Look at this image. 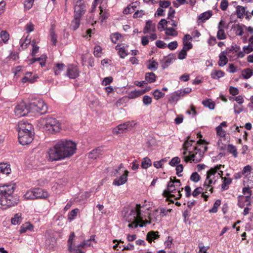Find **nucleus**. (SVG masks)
Here are the masks:
<instances>
[{
	"label": "nucleus",
	"instance_id": "nucleus-1",
	"mask_svg": "<svg viewBox=\"0 0 253 253\" xmlns=\"http://www.w3.org/2000/svg\"><path fill=\"white\" fill-rule=\"evenodd\" d=\"M15 187L14 184L0 186V208L6 209L16 205L19 202L17 196H13Z\"/></svg>",
	"mask_w": 253,
	"mask_h": 253
},
{
	"label": "nucleus",
	"instance_id": "nucleus-2",
	"mask_svg": "<svg viewBox=\"0 0 253 253\" xmlns=\"http://www.w3.org/2000/svg\"><path fill=\"white\" fill-rule=\"evenodd\" d=\"M181 182L179 179H176V177H170V180L167 184V188L165 189L163 193L165 197H167V201L173 203V201L169 199L170 198H175L176 200L179 199L181 197V191L183 188H180Z\"/></svg>",
	"mask_w": 253,
	"mask_h": 253
},
{
	"label": "nucleus",
	"instance_id": "nucleus-3",
	"mask_svg": "<svg viewBox=\"0 0 253 253\" xmlns=\"http://www.w3.org/2000/svg\"><path fill=\"white\" fill-rule=\"evenodd\" d=\"M34 128L31 124L21 122L18 124V140L22 145H28L34 139Z\"/></svg>",
	"mask_w": 253,
	"mask_h": 253
},
{
	"label": "nucleus",
	"instance_id": "nucleus-4",
	"mask_svg": "<svg viewBox=\"0 0 253 253\" xmlns=\"http://www.w3.org/2000/svg\"><path fill=\"white\" fill-rule=\"evenodd\" d=\"M141 206L140 204L134 205H128L125 207L122 211V216L123 219L128 222L135 220L143 221L141 216Z\"/></svg>",
	"mask_w": 253,
	"mask_h": 253
},
{
	"label": "nucleus",
	"instance_id": "nucleus-5",
	"mask_svg": "<svg viewBox=\"0 0 253 253\" xmlns=\"http://www.w3.org/2000/svg\"><path fill=\"white\" fill-rule=\"evenodd\" d=\"M64 159L72 156L76 151V144L71 140H61L56 143Z\"/></svg>",
	"mask_w": 253,
	"mask_h": 253
},
{
	"label": "nucleus",
	"instance_id": "nucleus-6",
	"mask_svg": "<svg viewBox=\"0 0 253 253\" xmlns=\"http://www.w3.org/2000/svg\"><path fill=\"white\" fill-rule=\"evenodd\" d=\"M221 166V165H217L213 168H211L208 171L207 173L206 179L204 184V186L206 187L205 193L207 192L208 190H209L211 193L213 192V188L212 187V184H215L216 180H213L212 179V176L217 174L216 176L217 177L218 176L221 177V175L222 174L223 171H219V172H217V170L220 169Z\"/></svg>",
	"mask_w": 253,
	"mask_h": 253
},
{
	"label": "nucleus",
	"instance_id": "nucleus-7",
	"mask_svg": "<svg viewBox=\"0 0 253 253\" xmlns=\"http://www.w3.org/2000/svg\"><path fill=\"white\" fill-rule=\"evenodd\" d=\"M41 123L44 129L49 133H53L60 130V123L56 119L47 117L41 120Z\"/></svg>",
	"mask_w": 253,
	"mask_h": 253
},
{
	"label": "nucleus",
	"instance_id": "nucleus-8",
	"mask_svg": "<svg viewBox=\"0 0 253 253\" xmlns=\"http://www.w3.org/2000/svg\"><path fill=\"white\" fill-rule=\"evenodd\" d=\"M30 108L31 112L43 114L47 112V106L46 103L41 99H35L30 103Z\"/></svg>",
	"mask_w": 253,
	"mask_h": 253
},
{
	"label": "nucleus",
	"instance_id": "nucleus-9",
	"mask_svg": "<svg viewBox=\"0 0 253 253\" xmlns=\"http://www.w3.org/2000/svg\"><path fill=\"white\" fill-rule=\"evenodd\" d=\"M189 154L190 156H184V161L187 163L192 161L195 163H198L201 160V158L204 155V152H203L201 148H198V147H195L194 148V153H192V151H189Z\"/></svg>",
	"mask_w": 253,
	"mask_h": 253
},
{
	"label": "nucleus",
	"instance_id": "nucleus-10",
	"mask_svg": "<svg viewBox=\"0 0 253 253\" xmlns=\"http://www.w3.org/2000/svg\"><path fill=\"white\" fill-rule=\"evenodd\" d=\"M48 160L52 161H57L64 159L63 154L60 151L56 143L49 149L48 151Z\"/></svg>",
	"mask_w": 253,
	"mask_h": 253
},
{
	"label": "nucleus",
	"instance_id": "nucleus-11",
	"mask_svg": "<svg viewBox=\"0 0 253 253\" xmlns=\"http://www.w3.org/2000/svg\"><path fill=\"white\" fill-rule=\"evenodd\" d=\"M135 125V123L133 121L127 122L123 124H120L114 128L113 132L114 134L120 135L130 131Z\"/></svg>",
	"mask_w": 253,
	"mask_h": 253
},
{
	"label": "nucleus",
	"instance_id": "nucleus-12",
	"mask_svg": "<svg viewBox=\"0 0 253 253\" xmlns=\"http://www.w3.org/2000/svg\"><path fill=\"white\" fill-rule=\"evenodd\" d=\"M30 112H31L30 105L28 106L26 103L23 101L18 104L14 110L15 115L18 117L25 116Z\"/></svg>",
	"mask_w": 253,
	"mask_h": 253
},
{
	"label": "nucleus",
	"instance_id": "nucleus-13",
	"mask_svg": "<svg viewBox=\"0 0 253 253\" xmlns=\"http://www.w3.org/2000/svg\"><path fill=\"white\" fill-rule=\"evenodd\" d=\"M42 189L40 188L35 189L33 190L28 191L24 195V197L27 200H34L38 198H42L45 196L42 193Z\"/></svg>",
	"mask_w": 253,
	"mask_h": 253
},
{
	"label": "nucleus",
	"instance_id": "nucleus-14",
	"mask_svg": "<svg viewBox=\"0 0 253 253\" xmlns=\"http://www.w3.org/2000/svg\"><path fill=\"white\" fill-rule=\"evenodd\" d=\"M75 0L76 1V4L75 5L74 16L81 18L85 11V5L82 2L83 0Z\"/></svg>",
	"mask_w": 253,
	"mask_h": 253
},
{
	"label": "nucleus",
	"instance_id": "nucleus-15",
	"mask_svg": "<svg viewBox=\"0 0 253 253\" xmlns=\"http://www.w3.org/2000/svg\"><path fill=\"white\" fill-rule=\"evenodd\" d=\"M67 75L70 79H76L79 76V72L77 66L70 65L68 67Z\"/></svg>",
	"mask_w": 253,
	"mask_h": 253
},
{
	"label": "nucleus",
	"instance_id": "nucleus-16",
	"mask_svg": "<svg viewBox=\"0 0 253 253\" xmlns=\"http://www.w3.org/2000/svg\"><path fill=\"white\" fill-rule=\"evenodd\" d=\"M128 171L125 170L124 174H123L120 177L115 178L113 182V185L115 186H120L124 184L127 180V176Z\"/></svg>",
	"mask_w": 253,
	"mask_h": 253
},
{
	"label": "nucleus",
	"instance_id": "nucleus-17",
	"mask_svg": "<svg viewBox=\"0 0 253 253\" xmlns=\"http://www.w3.org/2000/svg\"><path fill=\"white\" fill-rule=\"evenodd\" d=\"M156 31V24L152 22L151 20H148L146 22L145 26L143 29V32L146 34L151 32L154 33Z\"/></svg>",
	"mask_w": 253,
	"mask_h": 253
},
{
	"label": "nucleus",
	"instance_id": "nucleus-18",
	"mask_svg": "<svg viewBox=\"0 0 253 253\" xmlns=\"http://www.w3.org/2000/svg\"><path fill=\"white\" fill-rule=\"evenodd\" d=\"M102 155V149L101 147H98L93 149L88 154V157L90 159H96L99 158Z\"/></svg>",
	"mask_w": 253,
	"mask_h": 253
},
{
	"label": "nucleus",
	"instance_id": "nucleus-19",
	"mask_svg": "<svg viewBox=\"0 0 253 253\" xmlns=\"http://www.w3.org/2000/svg\"><path fill=\"white\" fill-rule=\"evenodd\" d=\"M11 172L10 165L5 163L0 164V173L1 175H7Z\"/></svg>",
	"mask_w": 253,
	"mask_h": 253
},
{
	"label": "nucleus",
	"instance_id": "nucleus-20",
	"mask_svg": "<svg viewBox=\"0 0 253 253\" xmlns=\"http://www.w3.org/2000/svg\"><path fill=\"white\" fill-rule=\"evenodd\" d=\"M227 54V52L223 51L219 55V60L218 62V65L219 66H224L228 62V59L226 56V55Z\"/></svg>",
	"mask_w": 253,
	"mask_h": 253
},
{
	"label": "nucleus",
	"instance_id": "nucleus-21",
	"mask_svg": "<svg viewBox=\"0 0 253 253\" xmlns=\"http://www.w3.org/2000/svg\"><path fill=\"white\" fill-rule=\"evenodd\" d=\"M248 11L245 10V7L240 5H238L236 7V14L237 17L241 18L244 16V15H246L248 17Z\"/></svg>",
	"mask_w": 253,
	"mask_h": 253
},
{
	"label": "nucleus",
	"instance_id": "nucleus-22",
	"mask_svg": "<svg viewBox=\"0 0 253 253\" xmlns=\"http://www.w3.org/2000/svg\"><path fill=\"white\" fill-rule=\"evenodd\" d=\"M103 1H101L102 5L100 6V14L102 18L105 20L108 18L109 16V13L108 10L106 9V6H104V4H102Z\"/></svg>",
	"mask_w": 253,
	"mask_h": 253
},
{
	"label": "nucleus",
	"instance_id": "nucleus-23",
	"mask_svg": "<svg viewBox=\"0 0 253 253\" xmlns=\"http://www.w3.org/2000/svg\"><path fill=\"white\" fill-rule=\"evenodd\" d=\"M130 224L128 225V227L130 228H135L138 227L139 225L140 227H142L144 225H145L146 223H148V222L147 221H139L138 220H135L131 222H130Z\"/></svg>",
	"mask_w": 253,
	"mask_h": 253
},
{
	"label": "nucleus",
	"instance_id": "nucleus-24",
	"mask_svg": "<svg viewBox=\"0 0 253 253\" xmlns=\"http://www.w3.org/2000/svg\"><path fill=\"white\" fill-rule=\"evenodd\" d=\"M159 237L158 232L150 231L147 234L146 239L149 243H151L153 240L157 239Z\"/></svg>",
	"mask_w": 253,
	"mask_h": 253
},
{
	"label": "nucleus",
	"instance_id": "nucleus-25",
	"mask_svg": "<svg viewBox=\"0 0 253 253\" xmlns=\"http://www.w3.org/2000/svg\"><path fill=\"white\" fill-rule=\"evenodd\" d=\"M80 19L81 18L79 17L74 16V19L72 20L71 25V27L73 30L75 31L79 27L80 25Z\"/></svg>",
	"mask_w": 253,
	"mask_h": 253
},
{
	"label": "nucleus",
	"instance_id": "nucleus-26",
	"mask_svg": "<svg viewBox=\"0 0 253 253\" xmlns=\"http://www.w3.org/2000/svg\"><path fill=\"white\" fill-rule=\"evenodd\" d=\"M145 78L147 83H152L155 82L156 76L155 74L152 72L147 73L145 74Z\"/></svg>",
	"mask_w": 253,
	"mask_h": 253
},
{
	"label": "nucleus",
	"instance_id": "nucleus-27",
	"mask_svg": "<svg viewBox=\"0 0 253 253\" xmlns=\"http://www.w3.org/2000/svg\"><path fill=\"white\" fill-rule=\"evenodd\" d=\"M54 28V26L52 25L50 29V36L51 38V41L52 42V44L54 45H56L57 43V36L55 34Z\"/></svg>",
	"mask_w": 253,
	"mask_h": 253
},
{
	"label": "nucleus",
	"instance_id": "nucleus-28",
	"mask_svg": "<svg viewBox=\"0 0 253 253\" xmlns=\"http://www.w3.org/2000/svg\"><path fill=\"white\" fill-rule=\"evenodd\" d=\"M152 165V162L151 160L148 158H144L141 162V167L144 169H147L150 167Z\"/></svg>",
	"mask_w": 253,
	"mask_h": 253
},
{
	"label": "nucleus",
	"instance_id": "nucleus-29",
	"mask_svg": "<svg viewBox=\"0 0 253 253\" xmlns=\"http://www.w3.org/2000/svg\"><path fill=\"white\" fill-rule=\"evenodd\" d=\"M212 15V13L211 11H206L201 14L198 19L204 21L205 20L209 19Z\"/></svg>",
	"mask_w": 253,
	"mask_h": 253
},
{
	"label": "nucleus",
	"instance_id": "nucleus-30",
	"mask_svg": "<svg viewBox=\"0 0 253 253\" xmlns=\"http://www.w3.org/2000/svg\"><path fill=\"white\" fill-rule=\"evenodd\" d=\"M34 228V226L31 223L27 222L25 224L23 225L20 227V233H25L27 230H32Z\"/></svg>",
	"mask_w": 253,
	"mask_h": 253
},
{
	"label": "nucleus",
	"instance_id": "nucleus-31",
	"mask_svg": "<svg viewBox=\"0 0 253 253\" xmlns=\"http://www.w3.org/2000/svg\"><path fill=\"white\" fill-rule=\"evenodd\" d=\"M223 179V183L221 185L222 190H226L228 188V185L232 182V179L230 178L222 177Z\"/></svg>",
	"mask_w": 253,
	"mask_h": 253
},
{
	"label": "nucleus",
	"instance_id": "nucleus-32",
	"mask_svg": "<svg viewBox=\"0 0 253 253\" xmlns=\"http://www.w3.org/2000/svg\"><path fill=\"white\" fill-rule=\"evenodd\" d=\"M21 214L19 213H16L14 217L11 219V223L13 225L19 224L21 223Z\"/></svg>",
	"mask_w": 253,
	"mask_h": 253
},
{
	"label": "nucleus",
	"instance_id": "nucleus-33",
	"mask_svg": "<svg viewBox=\"0 0 253 253\" xmlns=\"http://www.w3.org/2000/svg\"><path fill=\"white\" fill-rule=\"evenodd\" d=\"M165 30L166 31L165 34L167 36L175 37L178 35V32L172 28H166Z\"/></svg>",
	"mask_w": 253,
	"mask_h": 253
},
{
	"label": "nucleus",
	"instance_id": "nucleus-34",
	"mask_svg": "<svg viewBox=\"0 0 253 253\" xmlns=\"http://www.w3.org/2000/svg\"><path fill=\"white\" fill-rule=\"evenodd\" d=\"M174 59V57L173 55H169L168 57L166 58V60L164 63V64L162 65V67L163 69H165L167 68L170 63L172 62L173 60Z\"/></svg>",
	"mask_w": 253,
	"mask_h": 253
},
{
	"label": "nucleus",
	"instance_id": "nucleus-35",
	"mask_svg": "<svg viewBox=\"0 0 253 253\" xmlns=\"http://www.w3.org/2000/svg\"><path fill=\"white\" fill-rule=\"evenodd\" d=\"M32 74V72L26 73L25 74V76L22 79V82L24 83H26L27 82H29L31 83L34 82V81H35V79L37 77L35 76L33 78H29V77H28V76H31Z\"/></svg>",
	"mask_w": 253,
	"mask_h": 253
},
{
	"label": "nucleus",
	"instance_id": "nucleus-36",
	"mask_svg": "<svg viewBox=\"0 0 253 253\" xmlns=\"http://www.w3.org/2000/svg\"><path fill=\"white\" fill-rule=\"evenodd\" d=\"M253 75V70L250 68H247L242 71V75L245 79L250 78Z\"/></svg>",
	"mask_w": 253,
	"mask_h": 253
},
{
	"label": "nucleus",
	"instance_id": "nucleus-37",
	"mask_svg": "<svg viewBox=\"0 0 253 253\" xmlns=\"http://www.w3.org/2000/svg\"><path fill=\"white\" fill-rule=\"evenodd\" d=\"M65 65L63 63H57L56 66L54 68L53 70L55 75H59L61 71L64 70Z\"/></svg>",
	"mask_w": 253,
	"mask_h": 253
},
{
	"label": "nucleus",
	"instance_id": "nucleus-38",
	"mask_svg": "<svg viewBox=\"0 0 253 253\" xmlns=\"http://www.w3.org/2000/svg\"><path fill=\"white\" fill-rule=\"evenodd\" d=\"M224 73L221 70H214L211 73V77L213 79H218L223 77Z\"/></svg>",
	"mask_w": 253,
	"mask_h": 253
},
{
	"label": "nucleus",
	"instance_id": "nucleus-39",
	"mask_svg": "<svg viewBox=\"0 0 253 253\" xmlns=\"http://www.w3.org/2000/svg\"><path fill=\"white\" fill-rule=\"evenodd\" d=\"M79 209H75L73 210H72L68 214V219L69 221L73 220L75 217L77 216V213L79 212Z\"/></svg>",
	"mask_w": 253,
	"mask_h": 253
},
{
	"label": "nucleus",
	"instance_id": "nucleus-40",
	"mask_svg": "<svg viewBox=\"0 0 253 253\" xmlns=\"http://www.w3.org/2000/svg\"><path fill=\"white\" fill-rule=\"evenodd\" d=\"M202 104L207 107H208L210 109L212 110L214 108L215 104L211 100L208 99L207 100L203 101Z\"/></svg>",
	"mask_w": 253,
	"mask_h": 253
},
{
	"label": "nucleus",
	"instance_id": "nucleus-41",
	"mask_svg": "<svg viewBox=\"0 0 253 253\" xmlns=\"http://www.w3.org/2000/svg\"><path fill=\"white\" fill-rule=\"evenodd\" d=\"M168 23H170V21H168L165 19H162L158 24V28L160 29L161 28L162 29L165 30L166 28H167V26Z\"/></svg>",
	"mask_w": 253,
	"mask_h": 253
},
{
	"label": "nucleus",
	"instance_id": "nucleus-42",
	"mask_svg": "<svg viewBox=\"0 0 253 253\" xmlns=\"http://www.w3.org/2000/svg\"><path fill=\"white\" fill-rule=\"evenodd\" d=\"M142 94H143L142 93L141 90H135L130 92V93L129 94V97L130 98H135L138 96H141Z\"/></svg>",
	"mask_w": 253,
	"mask_h": 253
},
{
	"label": "nucleus",
	"instance_id": "nucleus-43",
	"mask_svg": "<svg viewBox=\"0 0 253 253\" xmlns=\"http://www.w3.org/2000/svg\"><path fill=\"white\" fill-rule=\"evenodd\" d=\"M167 161L168 160L167 158L162 159L160 161L154 162L153 163V166L157 169L162 168L164 163L167 162Z\"/></svg>",
	"mask_w": 253,
	"mask_h": 253
},
{
	"label": "nucleus",
	"instance_id": "nucleus-44",
	"mask_svg": "<svg viewBox=\"0 0 253 253\" xmlns=\"http://www.w3.org/2000/svg\"><path fill=\"white\" fill-rule=\"evenodd\" d=\"M228 151L232 154L234 157L237 156V152L236 147L232 144H229L227 146Z\"/></svg>",
	"mask_w": 253,
	"mask_h": 253
},
{
	"label": "nucleus",
	"instance_id": "nucleus-45",
	"mask_svg": "<svg viewBox=\"0 0 253 253\" xmlns=\"http://www.w3.org/2000/svg\"><path fill=\"white\" fill-rule=\"evenodd\" d=\"M221 204V201L220 200H217L214 203L212 209L210 210V212L216 213L217 211L218 207Z\"/></svg>",
	"mask_w": 253,
	"mask_h": 253
},
{
	"label": "nucleus",
	"instance_id": "nucleus-46",
	"mask_svg": "<svg viewBox=\"0 0 253 253\" xmlns=\"http://www.w3.org/2000/svg\"><path fill=\"white\" fill-rule=\"evenodd\" d=\"M155 98L156 100H158L162 97H163L165 95V93L161 91L160 90L157 89H156L153 93Z\"/></svg>",
	"mask_w": 253,
	"mask_h": 253
},
{
	"label": "nucleus",
	"instance_id": "nucleus-47",
	"mask_svg": "<svg viewBox=\"0 0 253 253\" xmlns=\"http://www.w3.org/2000/svg\"><path fill=\"white\" fill-rule=\"evenodd\" d=\"M0 38L4 43L6 42L9 40V34L6 31H2L0 32Z\"/></svg>",
	"mask_w": 253,
	"mask_h": 253
},
{
	"label": "nucleus",
	"instance_id": "nucleus-48",
	"mask_svg": "<svg viewBox=\"0 0 253 253\" xmlns=\"http://www.w3.org/2000/svg\"><path fill=\"white\" fill-rule=\"evenodd\" d=\"M217 38L218 40H224L226 38L224 30L218 29L217 33Z\"/></svg>",
	"mask_w": 253,
	"mask_h": 253
},
{
	"label": "nucleus",
	"instance_id": "nucleus-49",
	"mask_svg": "<svg viewBox=\"0 0 253 253\" xmlns=\"http://www.w3.org/2000/svg\"><path fill=\"white\" fill-rule=\"evenodd\" d=\"M188 50L186 49V47H183L182 50L179 52L178 58L180 60H183L186 58L187 55V51Z\"/></svg>",
	"mask_w": 253,
	"mask_h": 253
},
{
	"label": "nucleus",
	"instance_id": "nucleus-50",
	"mask_svg": "<svg viewBox=\"0 0 253 253\" xmlns=\"http://www.w3.org/2000/svg\"><path fill=\"white\" fill-rule=\"evenodd\" d=\"M179 99V97L174 92L171 95L170 97L169 98V101L170 103L172 104L173 103H176Z\"/></svg>",
	"mask_w": 253,
	"mask_h": 253
},
{
	"label": "nucleus",
	"instance_id": "nucleus-51",
	"mask_svg": "<svg viewBox=\"0 0 253 253\" xmlns=\"http://www.w3.org/2000/svg\"><path fill=\"white\" fill-rule=\"evenodd\" d=\"M136 3H132L131 5L128 6L127 9H125L123 12L125 14L131 13L133 12V10H134L133 8L136 7Z\"/></svg>",
	"mask_w": 253,
	"mask_h": 253
},
{
	"label": "nucleus",
	"instance_id": "nucleus-52",
	"mask_svg": "<svg viewBox=\"0 0 253 253\" xmlns=\"http://www.w3.org/2000/svg\"><path fill=\"white\" fill-rule=\"evenodd\" d=\"M190 179L194 182H197L200 179V176L197 172H195L192 173Z\"/></svg>",
	"mask_w": 253,
	"mask_h": 253
},
{
	"label": "nucleus",
	"instance_id": "nucleus-53",
	"mask_svg": "<svg viewBox=\"0 0 253 253\" xmlns=\"http://www.w3.org/2000/svg\"><path fill=\"white\" fill-rule=\"evenodd\" d=\"M243 192L245 195L247 194V195L246 196V201H248L252 195V191L250 190L249 187H245L243 189Z\"/></svg>",
	"mask_w": 253,
	"mask_h": 253
},
{
	"label": "nucleus",
	"instance_id": "nucleus-54",
	"mask_svg": "<svg viewBox=\"0 0 253 253\" xmlns=\"http://www.w3.org/2000/svg\"><path fill=\"white\" fill-rule=\"evenodd\" d=\"M180 162V159L178 157H175L173 158L171 161L169 162V165L172 167L176 166L177 164Z\"/></svg>",
	"mask_w": 253,
	"mask_h": 253
},
{
	"label": "nucleus",
	"instance_id": "nucleus-55",
	"mask_svg": "<svg viewBox=\"0 0 253 253\" xmlns=\"http://www.w3.org/2000/svg\"><path fill=\"white\" fill-rule=\"evenodd\" d=\"M171 2L169 0H161L159 1V5L161 7L166 8L170 5Z\"/></svg>",
	"mask_w": 253,
	"mask_h": 253
},
{
	"label": "nucleus",
	"instance_id": "nucleus-56",
	"mask_svg": "<svg viewBox=\"0 0 253 253\" xmlns=\"http://www.w3.org/2000/svg\"><path fill=\"white\" fill-rule=\"evenodd\" d=\"M240 49V46L235 44L234 45L231 46L230 48L226 49L225 52H227V53H230L232 52H237L239 51Z\"/></svg>",
	"mask_w": 253,
	"mask_h": 253
},
{
	"label": "nucleus",
	"instance_id": "nucleus-57",
	"mask_svg": "<svg viewBox=\"0 0 253 253\" xmlns=\"http://www.w3.org/2000/svg\"><path fill=\"white\" fill-rule=\"evenodd\" d=\"M203 188L201 187L196 188L192 192V195L193 197H196L200 194L203 193Z\"/></svg>",
	"mask_w": 253,
	"mask_h": 253
},
{
	"label": "nucleus",
	"instance_id": "nucleus-58",
	"mask_svg": "<svg viewBox=\"0 0 253 253\" xmlns=\"http://www.w3.org/2000/svg\"><path fill=\"white\" fill-rule=\"evenodd\" d=\"M143 103L145 105H148L152 103V97L148 95H145L143 97Z\"/></svg>",
	"mask_w": 253,
	"mask_h": 253
},
{
	"label": "nucleus",
	"instance_id": "nucleus-59",
	"mask_svg": "<svg viewBox=\"0 0 253 253\" xmlns=\"http://www.w3.org/2000/svg\"><path fill=\"white\" fill-rule=\"evenodd\" d=\"M121 37V35L120 34L116 33H114L113 35L111 36V41L112 42L116 43L117 41Z\"/></svg>",
	"mask_w": 253,
	"mask_h": 253
},
{
	"label": "nucleus",
	"instance_id": "nucleus-60",
	"mask_svg": "<svg viewBox=\"0 0 253 253\" xmlns=\"http://www.w3.org/2000/svg\"><path fill=\"white\" fill-rule=\"evenodd\" d=\"M228 6V2L227 0H222L220 7L223 11H225L227 9Z\"/></svg>",
	"mask_w": 253,
	"mask_h": 253
},
{
	"label": "nucleus",
	"instance_id": "nucleus-61",
	"mask_svg": "<svg viewBox=\"0 0 253 253\" xmlns=\"http://www.w3.org/2000/svg\"><path fill=\"white\" fill-rule=\"evenodd\" d=\"M34 0H26L24 2V6L27 9H30L33 6Z\"/></svg>",
	"mask_w": 253,
	"mask_h": 253
},
{
	"label": "nucleus",
	"instance_id": "nucleus-62",
	"mask_svg": "<svg viewBox=\"0 0 253 253\" xmlns=\"http://www.w3.org/2000/svg\"><path fill=\"white\" fill-rule=\"evenodd\" d=\"M69 251L74 253H85L78 247L72 248L70 245L69 247Z\"/></svg>",
	"mask_w": 253,
	"mask_h": 253
},
{
	"label": "nucleus",
	"instance_id": "nucleus-63",
	"mask_svg": "<svg viewBox=\"0 0 253 253\" xmlns=\"http://www.w3.org/2000/svg\"><path fill=\"white\" fill-rule=\"evenodd\" d=\"M217 134L221 137H224L225 131L220 126H217L216 128Z\"/></svg>",
	"mask_w": 253,
	"mask_h": 253
},
{
	"label": "nucleus",
	"instance_id": "nucleus-64",
	"mask_svg": "<svg viewBox=\"0 0 253 253\" xmlns=\"http://www.w3.org/2000/svg\"><path fill=\"white\" fill-rule=\"evenodd\" d=\"M118 52L120 57L122 58H125L127 55L124 47H120Z\"/></svg>",
	"mask_w": 253,
	"mask_h": 253
}]
</instances>
